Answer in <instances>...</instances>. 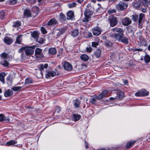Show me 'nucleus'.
<instances>
[{
	"instance_id": "nucleus-45",
	"label": "nucleus",
	"mask_w": 150,
	"mask_h": 150,
	"mask_svg": "<svg viewBox=\"0 0 150 150\" xmlns=\"http://www.w3.org/2000/svg\"><path fill=\"white\" fill-rule=\"evenodd\" d=\"M21 87L20 86H15L11 88V89L14 91H18L20 90L21 88Z\"/></svg>"
},
{
	"instance_id": "nucleus-4",
	"label": "nucleus",
	"mask_w": 150,
	"mask_h": 150,
	"mask_svg": "<svg viewBox=\"0 0 150 150\" xmlns=\"http://www.w3.org/2000/svg\"><path fill=\"white\" fill-rule=\"evenodd\" d=\"M109 20L110 25L112 27L115 26L117 23V18L115 16H111L110 17Z\"/></svg>"
},
{
	"instance_id": "nucleus-32",
	"label": "nucleus",
	"mask_w": 150,
	"mask_h": 150,
	"mask_svg": "<svg viewBox=\"0 0 150 150\" xmlns=\"http://www.w3.org/2000/svg\"><path fill=\"white\" fill-rule=\"evenodd\" d=\"M73 120L75 121H76L79 120L81 118V116L79 115H76L74 114L73 115Z\"/></svg>"
},
{
	"instance_id": "nucleus-20",
	"label": "nucleus",
	"mask_w": 150,
	"mask_h": 150,
	"mask_svg": "<svg viewBox=\"0 0 150 150\" xmlns=\"http://www.w3.org/2000/svg\"><path fill=\"white\" fill-rule=\"evenodd\" d=\"M6 75V74L4 72H2L0 73V81L3 84L5 83L4 77Z\"/></svg>"
},
{
	"instance_id": "nucleus-63",
	"label": "nucleus",
	"mask_w": 150,
	"mask_h": 150,
	"mask_svg": "<svg viewBox=\"0 0 150 150\" xmlns=\"http://www.w3.org/2000/svg\"><path fill=\"white\" fill-rule=\"evenodd\" d=\"M112 101L115 100L117 99L116 96L115 97H110L109 98Z\"/></svg>"
},
{
	"instance_id": "nucleus-55",
	"label": "nucleus",
	"mask_w": 150,
	"mask_h": 150,
	"mask_svg": "<svg viewBox=\"0 0 150 150\" xmlns=\"http://www.w3.org/2000/svg\"><path fill=\"white\" fill-rule=\"evenodd\" d=\"M133 51L134 52H136V51H142L143 50L142 49H138V48H134L133 49Z\"/></svg>"
},
{
	"instance_id": "nucleus-33",
	"label": "nucleus",
	"mask_w": 150,
	"mask_h": 150,
	"mask_svg": "<svg viewBox=\"0 0 150 150\" xmlns=\"http://www.w3.org/2000/svg\"><path fill=\"white\" fill-rule=\"evenodd\" d=\"M145 18V15L143 13H140L139 15V17L138 20L139 24H140L142 20Z\"/></svg>"
},
{
	"instance_id": "nucleus-57",
	"label": "nucleus",
	"mask_w": 150,
	"mask_h": 150,
	"mask_svg": "<svg viewBox=\"0 0 150 150\" xmlns=\"http://www.w3.org/2000/svg\"><path fill=\"white\" fill-rule=\"evenodd\" d=\"M61 108L60 107L57 106L56 107L55 111L57 112L58 113L61 111Z\"/></svg>"
},
{
	"instance_id": "nucleus-21",
	"label": "nucleus",
	"mask_w": 150,
	"mask_h": 150,
	"mask_svg": "<svg viewBox=\"0 0 150 150\" xmlns=\"http://www.w3.org/2000/svg\"><path fill=\"white\" fill-rule=\"evenodd\" d=\"M117 98L119 99H121L122 98L124 97V93L120 91H118L117 93Z\"/></svg>"
},
{
	"instance_id": "nucleus-2",
	"label": "nucleus",
	"mask_w": 150,
	"mask_h": 150,
	"mask_svg": "<svg viewBox=\"0 0 150 150\" xmlns=\"http://www.w3.org/2000/svg\"><path fill=\"white\" fill-rule=\"evenodd\" d=\"M127 5L124 2L120 1L116 5V8L118 11H123L127 7Z\"/></svg>"
},
{
	"instance_id": "nucleus-14",
	"label": "nucleus",
	"mask_w": 150,
	"mask_h": 150,
	"mask_svg": "<svg viewBox=\"0 0 150 150\" xmlns=\"http://www.w3.org/2000/svg\"><path fill=\"white\" fill-rule=\"evenodd\" d=\"M4 121L5 122L9 121V120L8 117H5L3 114H0V121Z\"/></svg>"
},
{
	"instance_id": "nucleus-12",
	"label": "nucleus",
	"mask_w": 150,
	"mask_h": 150,
	"mask_svg": "<svg viewBox=\"0 0 150 150\" xmlns=\"http://www.w3.org/2000/svg\"><path fill=\"white\" fill-rule=\"evenodd\" d=\"M108 92V91L107 90H104L98 96V98L101 99L104 97L108 96L107 94Z\"/></svg>"
},
{
	"instance_id": "nucleus-19",
	"label": "nucleus",
	"mask_w": 150,
	"mask_h": 150,
	"mask_svg": "<svg viewBox=\"0 0 150 150\" xmlns=\"http://www.w3.org/2000/svg\"><path fill=\"white\" fill-rule=\"evenodd\" d=\"M111 30L113 32H117L119 33H122L124 32L122 28L117 27H115L112 29Z\"/></svg>"
},
{
	"instance_id": "nucleus-39",
	"label": "nucleus",
	"mask_w": 150,
	"mask_h": 150,
	"mask_svg": "<svg viewBox=\"0 0 150 150\" xmlns=\"http://www.w3.org/2000/svg\"><path fill=\"white\" fill-rule=\"evenodd\" d=\"M135 142V141H130L127 142L126 144V147L127 148H129L132 147L133 144Z\"/></svg>"
},
{
	"instance_id": "nucleus-3",
	"label": "nucleus",
	"mask_w": 150,
	"mask_h": 150,
	"mask_svg": "<svg viewBox=\"0 0 150 150\" xmlns=\"http://www.w3.org/2000/svg\"><path fill=\"white\" fill-rule=\"evenodd\" d=\"M36 47L35 46H31V47H25V54L27 55L28 56L34 53V51L33 49H34Z\"/></svg>"
},
{
	"instance_id": "nucleus-11",
	"label": "nucleus",
	"mask_w": 150,
	"mask_h": 150,
	"mask_svg": "<svg viewBox=\"0 0 150 150\" xmlns=\"http://www.w3.org/2000/svg\"><path fill=\"white\" fill-rule=\"evenodd\" d=\"M58 23L57 21L54 18L50 19L48 22L47 25H54Z\"/></svg>"
},
{
	"instance_id": "nucleus-48",
	"label": "nucleus",
	"mask_w": 150,
	"mask_h": 150,
	"mask_svg": "<svg viewBox=\"0 0 150 150\" xmlns=\"http://www.w3.org/2000/svg\"><path fill=\"white\" fill-rule=\"evenodd\" d=\"M105 45L107 46L110 47L112 45V43L109 41H107L105 43Z\"/></svg>"
},
{
	"instance_id": "nucleus-22",
	"label": "nucleus",
	"mask_w": 150,
	"mask_h": 150,
	"mask_svg": "<svg viewBox=\"0 0 150 150\" xmlns=\"http://www.w3.org/2000/svg\"><path fill=\"white\" fill-rule=\"evenodd\" d=\"M74 12L71 11H69L67 14V19L70 20L72 19L74 15Z\"/></svg>"
},
{
	"instance_id": "nucleus-61",
	"label": "nucleus",
	"mask_w": 150,
	"mask_h": 150,
	"mask_svg": "<svg viewBox=\"0 0 150 150\" xmlns=\"http://www.w3.org/2000/svg\"><path fill=\"white\" fill-rule=\"evenodd\" d=\"M36 0H26L27 2H29L32 4H34Z\"/></svg>"
},
{
	"instance_id": "nucleus-40",
	"label": "nucleus",
	"mask_w": 150,
	"mask_h": 150,
	"mask_svg": "<svg viewBox=\"0 0 150 150\" xmlns=\"http://www.w3.org/2000/svg\"><path fill=\"white\" fill-rule=\"evenodd\" d=\"M0 56L3 59H6L8 58V54L5 52H3L0 54Z\"/></svg>"
},
{
	"instance_id": "nucleus-56",
	"label": "nucleus",
	"mask_w": 150,
	"mask_h": 150,
	"mask_svg": "<svg viewBox=\"0 0 150 150\" xmlns=\"http://www.w3.org/2000/svg\"><path fill=\"white\" fill-rule=\"evenodd\" d=\"M98 45V43L96 42H92V46L96 47V46Z\"/></svg>"
},
{
	"instance_id": "nucleus-9",
	"label": "nucleus",
	"mask_w": 150,
	"mask_h": 150,
	"mask_svg": "<svg viewBox=\"0 0 150 150\" xmlns=\"http://www.w3.org/2000/svg\"><path fill=\"white\" fill-rule=\"evenodd\" d=\"M93 34L96 36H98L101 34V29L98 27L94 28L93 30Z\"/></svg>"
},
{
	"instance_id": "nucleus-26",
	"label": "nucleus",
	"mask_w": 150,
	"mask_h": 150,
	"mask_svg": "<svg viewBox=\"0 0 150 150\" xmlns=\"http://www.w3.org/2000/svg\"><path fill=\"white\" fill-rule=\"evenodd\" d=\"M120 42H122L125 44H127L128 43V39L127 38L123 36Z\"/></svg>"
},
{
	"instance_id": "nucleus-10",
	"label": "nucleus",
	"mask_w": 150,
	"mask_h": 150,
	"mask_svg": "<svg viewBox=\"0 0 150 150\" xmlns=\"http://www.w3.org/2000/svg\"><path fill=\"white\" fill-rule=\"evenodd\" d=\"M4 41L6 44L10 45L12 43L13 40L11 38L6 37L4 38Z\"/></svg>"
},
{
	"instance_id": "nucleus-8",
	"label": "nucleus",
	"mask_w": 150,
	"mask_h": 150,
	"mask_svg": "<svg viewBox=\"0 0 150 150\" xmlns=\"http://www.w3.org/2000/svg\"><path fill=\"white\" fill-rule=\"evenodd\" d=\"M63 66L64 68L66 70L69 71L72 69V66L68 62H65Z\"/></svg>"
},
{
	"instance_id": "nucleus-43",
	"label": "nucleus",
	"mask_w": 150,
	"mask_h": 150,
	"mask_svg": "<svg viewBox=\"0 0 150 150\" xmlns=\"http://www.w3.org/2000/svg\"><path fill=\"white\" fill-rule=\"evenodd\" d=\"M21 25V23L19 21H16L13 23V27H19Z\"/></svg>"
},
{
	"instance_id": "nucleus-52",
	"label": "nucleus",
	"mask_w": 150,
	"mask_h": 150,
	"mask_svg": "<svg viewBox=\"0 0 150 150\" xmlns=\"http://www.w3.org/2000/svg\"><path fill=\"white\" fill-rule=\"evenodd\" d=\"M9 2L10 4L13 5L16 4L17 1L16 0H11L9 1Z\"/></svg>"
},
{
	"instance_id": "nucleus-30",
	"label": "nucleus",
	"mask_w": 150,
	"mask_h": 150,
	"mask_svg": "<svg viewBox=\"0 0 150 150\" xmlns=\"http://www.w3.org/2000/svg\"><path fill=\"white\" fill-rule=\"evenodd\" d=\"M24 16L25 17H29L31 16V13L30 11L28 9H25L24 13Z\"/></svg>"
},
{
	"instance_id": "nucleus-15",
	"label": "nucleus",
	"mask_w": 150,
	"mask_h": 150,
	"mask_svg": "<svg viewBox=\"0 0 150 150\" xmlns=\"http://www.w3.org/2000/svg\"><path fill=\"white\" fill-rule=\"evenodd\" d=\"M100 99L98 98V96H92L90 99V101L92 104H95L96 103V100H99Z\"/></svg>"
},
{
	"instance_id": "nucleus-13",
	"label": "nucleus",
	"mask_w": 150,
	"mask_h": 150,
	"mask_svg": "<svg viewBox=\"0 0 150 150\" xmlns=\"http://www.w3.org/2000/svg\"><path fill=\"white\" fill-rule=\"evenodd\" d=\"M48 66V65L47 64H40L38 66V68L40 71V73L41 74V76H42V73L41 71L43 70L44 68H47Z\"/></svg>"
},
{
	"instance_id": "nucleus-49",
	"label": "nucleus",
	"mask_w": 150,
	"mask_h": 150,
	"mask_svg": "<svg viewBox=\"0 0 150 150\" xmlns=\"http://www.w3.org/2000/svg\"><path fill=\"white\" fill-rule=\"evenodd\" d=\"M135 96L136 97H142L140 90L135 93Z\"/></svg>"
},
{
	"instance_id": "nucleus-6",
	"label": "nucleus",
	"mask_w": 150,
	"mask_h": 150,
	"mask_svg": "<svg viewBox=\"0 0 150 150\" xmlns=\"http://www.w3.org/2000/svg\"><path fill=\"white\" fill-rule=\"evenodd\" d=\"M56 74V73L55 71H50L47 72L45 75V77L47 79H50L54 76Z\"/></svg>"
},
{
	"instance_id": "nucleus-27",
	"label": "nucleus",
	"mask_w": 150,
	"mask_h": 150,
	"mask_svg": "<svg viewBox=\"0 0 150 150\" xmlns=\"http://www.w3.org/2000/svg\"><path fill=\"white\" fill-rule=\"evenodd\" d=\"M57 50L55 48L51 47L49 49L48 53L50 54H55Z\"/></svg>"
},
{
	"instance_id": "nucleus-34",
	"label": "nucleus",
	"mask_w": 150,
	"mask_h": 150,
	"mask_svg": "<svg viewBox=\"0 0 150 150\" xmlns=\"http://www.w3.org/2000/svg\"><path fill=\"white\" fill-rule=\"evenodd\" d=\"M17 143L16 141L11 140L7 142L6 145L7 146H11L14 145Z\"/></svg>"
},
{
	"instance_id": "nucleus-59",
	"label": "nucleus",
	"mask_w": 150,
	"mask_h": 150,
	"mask_svg": "<svg viewBox=\"0 0 150 150\" xmlns=\"http://www.w3.org/2000/svg\"><path fill=\"white\" fill-rule=\"evenodd\" d=\"M25 47H22L18 50V52L21 53L24 50H25Z\"/></svg>"
},
{
	"instance_id": "nucleus-51",
	"label": "nucleus",
	"mask_w": 150,
	"mask_h": 150,
	"mask_svg": "<svg viewBox=\"0 0 150 150\" xmlns=\"http://www.w3.org/2000/svg\"><path fill=\"white\" fill-rule=\"evenodd\" d=\"M142 3L145 6L147 7L149 5V1L147 0H143Z\"/></svg>"
},
{
	"instance_id": "nucleus-46",
	"label": "nucleus",
	"mask_w": 150,
	"mask_h": 150,
	"mask_svg": "<svg viewBox=\"0 0 150 150\" xmlns=\"http://www.w3.org/2000/svg\"><path fill=\"white\" fill-rule=\"evenodd\" d=\"M132 19L134 21H137L138 18V16L137 15L134 14L132 16Z\"/></svg>"
},
{
	"instance_id": "nucleus-60",
	"label": "nucleus",
	"mask_w": 150,
	"mask_h": 150,
	"mask_svg": "<svg viewBox=\"0 0 150 150\" xmlns=\"http://www.w3.org/2000/svg\"><path fill=\"white\" fill-rule=\"evenodd\" d=\"M44 40L42 38H40L39 40L38 41V42L41 44L44 43Z\"/></svg>"
},
{
	"instance_id": "nucleus-42",
	"label": "nucleus",
	"mask_w": 150,
	"mask_h": 150,
	"mask_svg": "<svg viewBox=\"0 0 150 150\" xmlns=\"http://www.w3.org/2000/svg\"><path fill=\"white\" fill-rule=\"evenodd\" d=\"M76 2H73L68 4V7L70 8H73L76 6Z\"/></svg>"
},
{
	"instance_id": "nucleus-64",
	"label": "nucleus",
	"mask_w": 150,
	"mask_h": 150,
	"mask_svg": "<svg viewBox=\"0 0 150 150\" xmlns=\"http://www.w3.org/2000/svg\"><path fill=\"white\" fill-rule=\"evenodd\" d=\"M85 147L86 149H88V144L86 141L85 142Z\"/></svg>"
},
{
	"instance_id": "nucleus-25",
	"label": "nucleus",
	"mask_w": 150,
	"mask_h": 150,
	"mask_svg": "<svg viewBox=\"0 0 150 150\" xmlns=\"http://www.w3.org/2000/svg\"><path fill=\"white\" fill-rule=\"evenodd\" d=\"M22 36V35H18L16 39V40L15 42V43L18 44H21L22 41V39L21 37Z\"/></svg>"
},
{
	"instance_id": "nucleus-35",
	"label": "nucleus",
	"mask_w": 150,
	"mask_h": 150,
	"mask_svg": "<svg viewBox=\"0 0 150 150\" xmlns=\"http://www.w3.org/2000/svg\"><path fill=\"white\" fill-rule=\"evenodd\" d=\"M144 60L146 63H148L150 62V57L148 54L146 55L144 57Z\"/></svg>"
},
{
	"instance_id": "nucleus-44",
	"label": "nucleus",
	"mask_w": 150,
	"mask_h": 150,
	"mask_svg": "<svg viewBox=\"0 0 150 150\" xmlns=\"http://www.w3.org/2000/svg\"><path fill=\"white\" fill-rule=\"evenodd\" d=\"M5 16V13L4 11H2L0 12V18L2 19H3Z\"/></svg>"
},
{
	"instance_id": "nucleus-17",
	"label": "nucleus",
	"mask_w": 150,
	"mask_h": 150,
	"mask_svg": "<svg viewBox=\"0 0 150 150\" xmlns=\"http://www.w3.org/2000/svg\"><path fill=\"white\" fill-rule=\"evenodd\" d=\"M139 39L140 40V42L142 45H143L145 47L147 46V44L146 41L145 39L142 36H139Z\"/></svg>"
},
{
	"instance_id": "nucleus-38",
	"label": "nucleus",
	"mask_w": 150,
	"mask_h": 150,
	"mask_svg": "<svg viewBox=\"0 0 150 150\" xmlns=\"http://www.w3.org/2000/svg\"><path fill=\"white\" fill-rule=\"evenodd\" d=\"M101 55V51L99 50H98L96 51L94 53V55L97 58L99 57Z\"/></svg>"
},
{
	"instance_id": "nucleus-50",
	"label": "nucleus",
	"mask_w": 150,
	"mask_h": 150,
	"mask_svg": "<svg viewBox=\"0 0 150 150\" xmlns=\"http://www.w3.org/2000/svg\"><path fill=\"white\" fill-rule=\"evenodd\" d=\"M108 12L109 14H111L113 13H115L116 11L115 9H109L108 10Z\"/></svg>"
},
{
	"instance_id": "nucleus-36",
	"label": "nucleus",
	"mask_w": 150,
	"mask_h": 150,
	"mask_svg": "<svg viewBox=\"0 0 150 150\" xmlns=\"http://www.w3.org/2000/svg\"><path fill=\"white\" fill-rule=\"evenodd\" d=\"M33 81L30 78H27L25 79V84H29L30 83H33Z\"/></svg>"
},
{
	"instance_id": "nucleus-1",
	"label": "nucleus",
	"mask_w": 150,
	"mask_h": 150,
	"mask_svg": "<svg viewBox=\"0 0 150 150\" xmlns=\"http://www.w3.org/2000/svg\"><path fill=\"white\" fill-rule=\"evenodd\" d=\"M94 12L93 8L90 4H88L84 13L85 17H90Z\"/></svg>"
},
{
	"instance_id": "nucleus-29",
	"label": "nucleus",
	"mask_w": 150,
	"mask_h": 150,
	"mask_svg": "<svg viewBox=\"0 0 150 150\" xmlns=\"http://www.w3.org/2000/svg\"><path fill=\"white\" fill-rule=\"evenodd\" d=\"M80 58L83 61H87L89 59V57L86 54H83L81 56Z\"/></svg>"
},
{
	"instance_id": "nucleus-31",
	"label": "nucleus",
	"mask_w": 150,
	"mask_h": 150,
	"mask_svg": "<svg viewBox=\"0 0 150 150\" xmlns=\"http://www.w3.org/2000/svg\"><path fill=\"white\" fill-rule=\"evenodd\" d=\"M42 50L38 48H36L35 50V54L36 55H40L42 52Z\"/></svg>"
},
{
	"instance_id": "nucleus-5",
	"label": "nucleus",
	"mask_w": 150,
	"mask_h": 150,
	"mask_svg": "<svg viewBox=\"0 0 150 150\" xmlns=\"http://www.w3.org/2000/svg\"><path fill=\"white\" fill-rule=\"evenodd\" d=\"M122 23L123 25L127 26L132 23V21L129 18L126 17L122 19Z\"/></svg>"
},
{
	"instance_id": "nucleus-24",
	"label": "nucleus",
	"mask_w": 150,
	"mask_h": 150,
	"mask_svg": "<svg viewBox=\"0 0 150 150\" xmlns=\"http://www.w3.org/2000/svg\"><path fill=\"white\" fill-rule=\"evenodd\" d=\"M73 103L75 108H78L80 107L81 101L78 99L74 100Z\"/></svg>"
},
{
	"instance_id": "nucleus-7",
	"label": "nucleus",
	"mask_w": 150,
	"mask_h": 150,
	"mask_svg": "<svg viewBox=\"0 0 150 150\" xmlns=\"http://www.w3.org/2000/svg\"><path fill=\"white\" fill-rule=\"evenodd\" d=\"M67 30L65 28H59L56 30V33H57V36L59 37L60 35L63 34Z\"/></svg>"
},
{
	"instance_id": "nucleus-28",
	"label": "nucleus",
	"mask_w": 150,
	"mask_h": 150,
	"mask_svg": "<svg viewBox=\"0 0 150 150\" xmlns=\"http://www.w3.org/2000/svg\"><path fill=\"white\" fill-rule=\"evenodd\" d=\"M6 83L8 85L10 86L11 85L13 79L10 76H8L6 78Z\"/></svg>"
},
{
	"instance_id": "nucleus-41",
	"label": "nucleus",
	"mask_w": 150,
	"mask_h": 150,
	"mask_svg": "<svg viewBox=\"0 0 150 150\" xmlns=\"http://www.w3.org/2000/svg\"><path fill=\"white\" fill-rule=\"evenodd\" d=\"M1 64L6 67H8L9 66V63L7 61L4 60L1 62Z\"/></svg>"
},
{
	"instance_id": "nucleus-16",
	"label": "nucleus",
	"mask_w": 150,
	"mask_h": 150,
	"mask_svg": "<svg viewBox=\"0 0 150 150\" xmlns=\"http://www.w3.org/2000/svg\"><path fill=\"white\" fill-rule=\"evenodd\" d=\"M116 33L114 35V37L117 40H118L119 41H120L121 39L123 36L124 35V34L122 33Z\"/></svg>"
},
{
	"instance_id": "nucleus-58",
	"label": "nucleus",
	"mask_w": 150,
	"mask_h": 150,
	"mask_svg": "<svg viewBox=\"0 0 150 150\" xmlns=\"http://www.w3.org/2000/svg\"><path fill=\"white\" fill-rule=\"evenodd\" d=\"M60 16L61 19H62L63 20L65 19L66 17L63 14L60 13Z\"/></svg>"
},
{
	"instance_id": "nucleus-62",
	"label": "nucleus",
	"mask_w": 150,
	"mask_h": 150,
	"mask_svg": "<svg viewBox=\"0 0 150 150\" xmlns=\"http://www.w3.org/2000/svg\"><path fill=\"white\" fill-rule=\"evenodd\" d=\"M86 51L89 52H91L92 51V49L91 47H87Z\"/></svg>"
},
{
	"instance_id": "nucleus-23",
	"label": "nucleus",
	"mask_w": 150,
	"mask_h": 150,
	"mask_svg": "<svg viewBox=\"0 0 150 150\" xmlns=\"http://www.w3.org/2000/svg\"><path fill=\"white\" fill-rule=\"evenodd\" d=\"M142 96H148L149 93V92L145 89H142L140 90Z\"/></svg>"
},
{
	"instance_id": "nucleus-18",
	"label": "nucleus",
	"mask_w": 150,
	"mask_h": 150,
	"mask_svg": "<svg viewBox=\"0 0 150 150\" xmlns=\"http://www.w3.org/2000/svg\"><path fill=\"white\" fill-rule=\"evenodd\" d=\"M13 93L12 91L9 89L7 90L4 93V96L6 97H7L11 96Z\"/></svg>"
},
{
	"instance_id": "nucleus-54",
	"label": "nucleus",
	"mask_w": 150,
	"mask_h": 150,
	"mask_svg": "<svg viewBox=\"0 0 150 150\" xmlns=\"http://www.w3.org/2000/svg\"><path fill=\"white\" fill-rule=\"evenodd\" d=\"M90 17H86L83 20V22L87 23L90 21Z\"/></svg>"
},
{
	"instance_id": "nucleus-53",
	"label": "nucleus",
	"mask_w": 150,
	"mask_h": 150,
	"mask_svg": "<svg viewBox=\"0 0 150 150\" xmlns=\"http://www.w3.org/2000/svg\"><path fill=\"white\" fill-rule=\"evenodd\" d=\"M41 30L42 33L43 34H45L47 33V32L45 28L43 27H42L41 28Z\"/></svg>"
},
{
	"instance_id": "nucleus-37",
	"label": "nucleus",
	"mask_w": 150,
	"mask_h": 150,
	"mask_svg": "<svg viewBox=\"0 0 150 150\" xmlns=\"http://www.w3.org/2000/svg\"><path fill=\"white\" fill-rule=\"evenodd\" d=\"M78 34L79 31L77 29L74 30L71 32V35L74 37H76Z\"/></svg>"
},
{
	"instance_id": "nucleus-47",
	"label": "nucleus",
	"mask_w": 150,
	"mask_h": 150,
	"mask_svg": "<svg viewBox=\"0 0 150 150\" xmlns=\"http://www.w3.org/2000/svg\"><path fill=\"white\" fill-rule=\"evenodd\" d=\"M32 36L34 38H37L38 36V33L37 32L34 31L32 34Z\"/></svg>"
}]
</instances>
